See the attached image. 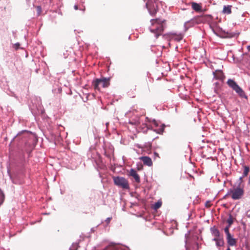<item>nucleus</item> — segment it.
<instances>
[{
	"label": "nucleus",
	"instance_id": "obj_15",
	"mask_svg": "<svg viewBox=\"0 0 250 250\" xmlns=\"http://www.w3.org/2000/svg\"><path fill=\"white\" fill-rule=\"evenodd\" d=\"M213 240L216 242V245L218 247L223 246L224 244L223 239L215 238H214Z\"/></svg>",
	"mask_w": 250,
	"mask_h": 250
},
{
	"label": "nucleus",
	"instance_id": "obj_1",
	"mask_svg": "<svg viewBox=\"0 0 250 250\" xmlns=\"http://www.w3.org/2000/svg\"><path fill=\"white\" fill-rule=\"evenodd\" d=\"M151 26L150 28L151 32L155 34L157 38L164 31L167 26L166 21L161 18H157L150 21Z\"/></svg>",
	"mask_w": 250,
	"mask_h": 250
},
{
	"label": "nucleus",
	"instance_id": "obj_10",
	"mask_svg": "<svg viewBox=\"0 0 250 250\" xmlns=\"http://www.w3.org/2000/svg\"><path fill=\"white\" fill-rule=\"evenodd\" d=\"M140 159L143 161L145 165L150 167L152 165V161L151 159L147 156H143L140 158Z\"/></svg>",
	"mask_w": 250,
	"mask_h": 250
},
{
	"label": "nucleus",
	"instance_id": "obj_6",
	"mask_svg": "<svg viewBox=\"0 0 250 250\" xmlns=\"http://www.w3.org/2000/svg\"><path fill=\"white\" fill-rule=\"evenodd\" d=\"M146 1V5L150 15H154L156 13V10L154 8V2H156L157 0H144Z\"/></svg>",
	"mask_w": 250,
	"mask_h": 250
},
{
	"label": "nucleus",
	"instance_id": "obj_16",
	"mask_svg": "<svg viewBox=\"0 0 250 250\" xmlns=\"http://www.w3.org/2000/svg\"><path fill=\"white\" fill-rule=\"evenodd\" d=\"M4 198H5V196H4V193L1 190V189H0V206L4 202Z\"/></svg>",
	"mask_w": 250,
	"mask_h": 250
},
{
	"label": "nucleus",
	"instance_id": "obj_12",
	"mask_svg": "<svg viewBox=\"0 0 250 250\" xmlns=\"http://www.w3.org/2000/svg\"><path fill=\"white\" fill-rule=\"evenodd\" d=\"M227 239L228 241V243L229 246H233L236 245V240L233 238L231 235L227 237Z\"/></svg>",
	"mask_w": 250,
	"mask_h": 250
},
{
	"label": "nucleus",
	"instance_id": "obj_26",
	"mask_svg": "<svg viewBox=\"0 0 250 250\" xmlns=\"http://www.w3.org/2000/svg\"><path fill=\"white\" fill-rule=\"evenodd\" d=\"M111 218H110V217L107 218L106 219V220H105L106 223L107 224H109V222H110V220H111Z\"/></svg>",
	"mask_w": 250,
	"mask_h": 250
},
{
	"label": "nucleus",
	"instance_id": "obj_7",
	"mask_svg": "<svg viewBox=\"0 0 250 250\" xmlns=\"http://www.w3.org/2000/svg\"><path fill=\"white\" fill-rule=\"evenodd\" d=\"M201 17H197L193 18L190 21H187L185 23V31H187L188 29L191 26H192L196 24H199L202 22V20L200 18Z\"/></svg>",
	"mask_w": 250,
	"mask_h": 250
},
{
	"label": "nucleus",
	"instance_id": "obj_3",
	"mask_svg": "<svg viewBox=\"0 0 250 250\" xmlns=\"http://www.w3.org/2000/svg\"><path fill=\"white\" fill-rule=\"evenodd\" d=\"M227 84L234 90L241 98L247 99L244 91L237 84V83L232 79H229L227 82Z\"/></svg>",
	"mask_w": 250,
	"mask_h": 250
},
{
	"label": "nucleus",
	"instance_id": "obj_13",
	"mask_svg": "<svg viewBox=\"0 0 250 250\" xmlns=\"http://www.w3.org/2000/svg\"><path fill=\"white\" fill-rule=\"evenodd\" d=\"M231 6L230 5L224 6L223 10V13L227 15L230 14L231 13Z\"/></svg>",
	"mask_w": 250,
	"mask_h": 250
},
{
	"label": "nucleus",
	"instance_id": "obj_20",
	"mask_svg": "<svg viewBox=\"0 0 250 250\" xmlns=\"http://www.w3.org/2000/svg\"><path fill=\"white\" fill-rule=\"evenodd\" d=\"M238 187H243L244 188V185L243 184V177H240L238 181Z\"/></svg>",
	"mask_w": 250,
	"mask_h": 250
},
{
	"label": "nucleus",
	"instance_id": "obj_19",
	"mask_svg": "<svg viewBox=\"0 0 250 250\" xmlns=\"http://www.w3.org/2000/svg\"><path fill=\"white\" fill-rule=\"evenodd\" d=\"M162 206V202L161 201H158L157 202L155 203L154 205V209H157L159 208H160Z\"/></svg>",
	"mask_w": 250,
	"mask_h": 250
},
{
	"label": "nucleus",
	"instance_id": "obj_21",
	"mask_svg": "<svg viewBox=\"0 0 250 250\" xmlns=\"http://www.w3.org/2000/svg\"><path fill=\"white\" fill-rule=\"evenodd\" d=\"M79 247V245L77 243H74L70 247V250H77Z\"/></svg>",
	"mask_w": 250,
	"mask_h": 250
},
{
	"label": "nucleus",
	"instance_id": "obj_18",
	"mask_svg": "<svg viewBox=\"0 0 250 250\" xmlns=\"http://www.w3.org/2000/svg\"><path fill=\"white\" fill-rule=\"evenodd\" d=\"M227 222L228 223V226L230 227L233 222V219L231 215H229V218L227 220Z\"/></svg>",
	"mask_w": 250,
	"mask_h": 250
},
{
	"label": "nucleus",
	"instance_id": "obj_14",
	"mask_svg": "<svg viewBox=\"0 0 250 250\" xmlns=\"http://www.w3.org/2000/svg\"><path fill=\"white\" fill-rule=\"evenodd\" d=\"M105 250H124L120 246H109L107 247Z\"/></svg>",
	"mask_w": 250,
	"mask_h": 250
},
{
	"label": "nucleus",
	"instance_id": "obj_2",
	"mask_svg": "<svg viewBox=\"0 0 250 250\" xmlns=\"http://www.w3.org/2000/svg\"><path fill=\"white\" fill-rule=\"evenodd\" d=\"M110 84V79L103 78L96 79L92 82V85L95 89L100 90L101 87H107Z\"/></svg>",
	"mask_w": 250,
	"mask_h": 250
},
{
	"label": "nucleus",
	"instance_id": "obj_17",
	"mask_svg": "<svg viewBox=\"0 0 250 250\" xmlns=\"http://www.w3.org/2000/svg\"><path fill=\"white\" fill-rule=\"evenodd\" d=\"M244 172H243V176H247L250 171V167L248 166H244Z\"/></svg>",
	"mask_w": 250,
	"mask_h": 250
},
{
	"label": "nucleus",
	"instance_id": "obj_4",
	"mask_svg": "<svg viewBox=\"0 0 250 250\" xmlns=\"http://www.w3.org/2000/svg\"><path fill=\"white\" fill-rule=\"evenodd\" d=\"M113 181L114 184L117 186L123 189H129V185L128 181L125 178L123 177L117 176L113 177Z\"/></svg>",
	"mask_w": 250,
	"mask_h": 250
},
{
	"label": "nucleus",
	"instance_id": "obj_22",
	"mask_svg": "<svg viewBox=\"0 0 250 250\" xmlns=\"http://www.w3.org/2000/svg\"><path fill=\"white\" fill-rule=\"evenodd\" d=\"M230 227H229L227 226L225 229H224V231L227 234V237L229 236L230 235V234L229 232V228Z\"/></svg>",
	"mask_w": 250,
	"mask_h": 250
},
{
	"label": "nucleus",
	"instance_id": "obj_8",
	"mask_svg": "<svg viewBox=\"0 0 250 250\" xmlns=\"http://www.w3.org/2000/svg\"><path fill=\"white\" fill-rule=\"evenodd\" d=\"M190 4L192 9L197 13H201L206 11L205 9L203 8L202 3L191 2Z\"/></svg>",
	"mask_w": 250,
	"mask_h": 250
},
{
	"label": "nucleus",
	"instance_id": "obj_9",
	"mask_svg": "<svg viewBox=\"0 0 250 250\" xmlns=\"http://www.w3.org/2000/svg\"><path fill=\"white\" fill-rule=\"evenodd\" d=\"M214 78L221 81H223L225 78V76L223 71L221 70H216L213 73Z\"/></svg>",
	"mask_w": 250,
	"mask_h": 250
},
{
	"label": "nucleus",
	"instance_id": "obj_28",
	"mask_svg": "<svg viewBox=\"0 0 250 250\" xmlns=\"http://www.w3.org/2000/svg\"><path fill=\"white\" fill-rule=\"evenodd\" d=\"M74 8H75V9L76 10H77V9H78V6H77V5H75V6H74Z\"/></svg>",
	"mask_w": 250,
	"mask_h": 250
},
{
	"label": "nucleus",
	"instance_id": "obj_25",
	"mask_svg": "<svg viewBox=\"0 0 250 250\" xmlns=\"http://www.w3.org/2000/svg\"><path fill=\"white\" fill-rule=\"evenodd\" d=\"M211 206V204H210V201H207L206 202V207H207V208H209Z\"/></svg>",
	"mask_w": 250,
	"mask_h": 250
},
{
	"label": "nucleus",
	"instance_id": "obj_24",
	"mask_svg": "<svg viewBox=\"0 0 250 250\" xmlns=\"http://www.w3.org/2000/svg\"><path fill=\"white\" fill-rule=\"evenodd\" d=\"M36 8H37V10L38 12V14L40 15L41 14V11H42V8L41 7V6H37Z\"/></svg>",
	"mask_w": 250,
	"mask_h": 250
},
{
	"label": "nucleus",
	"instance_id": "obj_11",
	"mask_svg": "<svg viewBox=\"0 0 250 250\" xmlns=\"http://www.w3.org/2000/svg\"><path fill=\"white\" fill-rule=\"evenodd\" d=\"M129 175L133 177L135 179V181L137 183H139L140 182V178L139 175L137 173L136 171L134 169H131Z\"/></svg>",
	"mask_w": 250,
	"mask_h": 250
},
{
	"label": "nucleus",
	"instance_id": "obj_23",
	"mask_svg": "<svg viewBox=\"0 0 250 250\" xmlns=\"http://www.w3.org/2000/svg\"><path fill=\"white\" fill-rule=\"evenodd\" d=\"M213 233L216 237H219L220 235V232L217 229H214L213 230Z\"/></svg>",
	"mask_w": 250,
	"mask_h": 250
},
{
	"label": "nucleus",
	"instance_id": "obj_27",
	"mask_svg": "<svg viewBox=\"0 0 250 250\" xmlns=\"http://www.w3.org/2000/svg\"><path fill=\"white\" fill-rule=\"evenodd\" d=\"M15 47L16 49H18L19 47L20 44L19 43H16L15 44Z\"/></svg>",
	"mask_w": 250,
	"mask_h": 250
},
{
	"label": "nucleus",
	"instance_id": "obj_29",
	"mask_svg": "<svg viewBox=\"0 0 250 250\" xmlns=\"http://www.w3.org/2000/svg\"><path fill=\"white\" fill-rule=\"evenodd\" d=\"M226 250H231L230 249L229 247Z\"/></svg>",
	"mask_w": 250,
	"mask_h": 250
},
{
	"label": "nucleus",
	"instance_id": "obj_30",
	"mask_svg": "<svg viewBox=\"0 0 250 250\" xmlns=\"http://www.w3.org/2000/svg\"><path fill=\"white\" fill-rule=\"evenodd\" d=\"M151 144H148V146L149 147H151Z\"/></svg>",
	"mask_w": 250,
	"mask_h": 250
},
{
	"label": "nucleus",
	"instance_id": "obj_31",
	"mask_svg": "<svg viewBox=\"0 0 250 250\" xmlns=\"http://www.w3.org/2000/svg\"><path fill=\"white\" fill-rule=\"evenodd\" d=\"M207 16H210V15H207Z\"/></svg>",
	"mask_w": 250,
	"mask_h": 250
},
{
	"label": "nucleus",
	"instance_id": "obj_5",
	"mask_svg": "<svg viewBox=\"0 0 250 250\" xmlns=\"http://www.w3.org/2000/svg\"><path fill=\"white\" fill-rule=\"evenodd\" d=\"M231 197L233 200H239L241 199L244 194V190L243 187H238L234 188L229 190Z\"/></svg>",
	"mask_w": 250,
	"mask_h": 250
}]
</instances>
